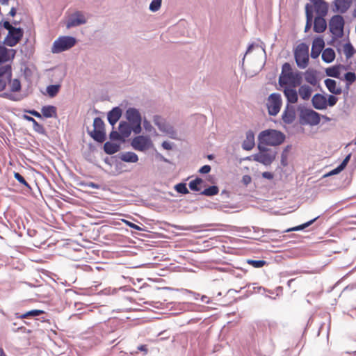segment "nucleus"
Instances as JSON below:
<instances>
[{"instance_id":"19","label":"nucleus","mask_w":356,"mask_h":356,"mask_svg":"<svg viewBox=\"0 0 356 356\" xmlns=\"http://www.w3.org/2000/svg\"><path fill=\"white\" fill-rule=\"evenodd\" d=\"M312 102L313 106L318 110H323L327 108V99L321 94L314 95Z\"/></svg>"},{"instance_id":"64","label":"nucleus","mask_w":356,"mask_h":356,"mask_svg":"<svg viewBox=\"0 0 356 356\" xmlns=\"http://www.w3.org/2000/svg\"><path fill=\"white\" fill-rule=\"evenodd\" d=\"M262 177L268 179H272L273 178V175L269 172H264L262 173Z\"/></svg>"},{"instance_id":"13","label":"nucleus","mask_w":356,"mask_h":356,"mask_svg":"<svg viewBox=\"0 0 356 356\" xmlns=\"http://www.w3.org/2000/svg\"><path fill=\"white\" fill-rule=\"evenodd\" d=\"M16 51L13 49H8L3 44H0V67L14 59Z\"/></svg>"},{"instance_id":"52","label":"nucleus","mask_w":356,"mask_h":356,"mask_svg":"<svg viewBox=\"0 0 356 356\" xmlns=\"http://www.w3.org/2000/svg\"><path fill=\"white\" fill-rule=\"evenodd\" d=\"M345 79L348 85L352 84L356 80V75L354 72H348L345 74Z\"/></svg>"},{"instance_id":"31","label":"nucleus","mask_w":356,"mask_h":356,"mask_svg":"<svg viewBox=\"0 0 356 356\" xmlns=\"http://www.w3.org/2000/svg\"><path fill=\"white\" fill-rule=\"evenodd\" d=\"M321 57L325 63H331L335 58V52L332 48H326L323 50Z\"/></svg>"},{"instance_id":"4","label":"nucleus","mask_w":356,"mask_h":356,"mask_svg":"<svg viewBox=\"0 0 356 356\" xmlns=\"http://www.w3.org/2000/svg\"><path fill=\"white\" fill-rule=\"evenodd\" d=\"M76 40L72 36H60L53 43L51 51L53 54H58L67 51L73 47Z\"/></svg>"},{"instance_id":"33","label":"nucleus","mask_w":356,"mask_h":356,"mask_svg":"<svg viewBox=\"0 0 356 356\" xmlns=\"http://www.w3.org/2000/svg\"><path fill=\"white\" fill-rule=\"evenodd\" d=\"M104 152L108 154H113L119 151L120 145L115 143L106 142L104 145Z\"/></svg>"},{"instance_id":"7","label":"nucleus","mask_w":356,"mask_h":356,"mask_svg":"<svg viewBox=\"0 0 356 356\" xmlns=\"http://www.w3.org/2000/svg\"><path fill=\"white\" fill-rule=\"evenodd\" d=\"M22 236V233L21 232H17L15 229L14 233H13L10 236V243L13 244L14 250L15 251V252L11 255L13 259L11 264L14 268L18 269L19 270L22 269V264L20 263L19 259L17 257V254H21L22 247L15 245V241L17 238H20Z\"/></svg>"},{"instance_id":"40","label":"nucleus","mask_w":356,"mask_h":356,"mask_svg":"<svg viewBox=\"0 0 356 356\" xmlns=\"http://www.w3.org/2000/svg\"><path fill=\"white\" fill-rule=\"evenodd\" d=\"M326 74L331 77L339 78L340 76V67L333 66L326 69Z\"/></svg>"},{"instance_id":"32","label":"nucleus","mask_w":356,"mask_h":356,"mask_svg":"<svg viewBox=\"0 0 356 356\" xmlns=\"http://www.w3.org/2000/svg\"><path fill=\"white\" fill-rule=\"evenodd\" d=\"M119 131L124 138L128 137L131 132V127L127 122H120L119 124Z\"/></svg>"},{"instance_id":"6","label":"nucleus","mask_w":356,"mask_h":356,"mask_svg":"<svg viewBox=\"0 0 356 356\" xmlns=\"http://www.w3.org/2000/svg\"><path fill=\"white\" fill-rule=\"evenodd\" d=\"M259 152L253 155V159L265 165H270L275 159L276 152L267 149L261 144L258 145Z\"/></svg>"},{"instance_id":"38","label":"nucleus","mask_w":356,"mask_h":356,"mask_svg":"<svg viewBox=\"0 0 356 356\" xmlns=\"http://www.w3.org/2000/svg\"><path fill=\"white\" fill-rule=\"evenodd\" d=\"M91 137L96 141L102 143L105 140V131L93 129L90 133Z\"/></svg>"},{"instance_id":"51","label":"nucleus","mask_w":356,"mask_h":356,"mask_svg":"<svg viewBox=\"0 0 356 356\" xmlns=\"http://www.w3.org/2000/svg\"><path fill=\"white\" fill-rule=\"evenodd\" d=\"M175 190L179 193L187 194L189 193L185 184H183V183L178 184L175 186Z\"/></svg>"},{"instance_id":"48","label":"nucleus","mask_w":356,"mask_h":356,"mask_svg":"<svg viewBox=\"0 0 356 356\" xmlns=\"http://www.w3.org/2000/svg\"><path fill=\"white\" fill-rule=\"evenodd\" d=\"M94 129L95 130H104V123L100 118H96L93 122Z\"/></svg>"},{"instance_id":"56","label":"nucleus","mask_w":356,"mask_h":356,"mask_svg":"<svg viewBox=\"0 0 356 356\" xmlns=\"http://www.w3.org/2000/svg\"><path fill=\"white\" fill-rule=\"evenodd\" d=\"M338 99L334 95H329L327 99V106H333L337 102Z\"/></svg>"},{"instance_id":"21","label":"nucleus","mask_w":356,"mask_h":356,"mask_svg":"<svg viewBox=\"0 0 356 356\" xmlns=\"http://www.w3.org/2000/svg\"><path fill=\"white\" fill-rule=\"evenodd\" d=\"M126 117L131 124L141 122V115L139 111L134 108H129L127 110Z\"/></svg>"},{"instance_id":"16","label":"nucleus","mask_w":356,"mask_h":356,"mask_svg":"<svg viewBox=\"0 0 356 356\" xmlns=\"http://www.w3.org/2000/svg\"><path fill=\"white\" fill-rule=\"evenodd\" d=\"M44 313V312L43 310H40V309H33V310H31V311L24 313V319H25L24 321V323L31 324V323L27 321L26 320L33 319V326H38V321L39 320V318H37L35 317H37L41 314H43Z\"/></svg>"},{"instance_id":"2","label":"nucleus","mask_w":356,"mask_h":356,"mask_svg":"<svg viewBox=\"0 0 356 356\" xmlns=\"http://www.w3.org/2000/svg\"><path fill=\"white\" fill-rule=\"evenodd\" d=\"M301 79L300 74L298 72H294L289 63L283 64L279 77V84L281 87L296 88L300 85Z\"/></svg>"},{"instance_id":"1","label":"nucleus","mask_w":356,"mask_h":356,"mask_svg":"<svg viewBox=\"0 0 356 356\" xmlns=\"http://www.w3.org/2000/svg\"><path fill=\"white\" fill-rule=\"evenodd\" d=\"M13 70L10 64L0 67V92H3L8 84L10 85L9 92H19L22 89V83L19 79H13Z\"/></svg>"},{"instance_id":"12","label":"nucleus","mask_w":356,"mask_h":356,"mask_svg":"<svg viewBox=\"0 0 356 356\" xmlns=\"http://www.w3.org/2000/svg\"><path fill=\"white\" fill-rule=\"evenodd\" d=\"M2 314L6 316L8 321L11 323L10 329L13 332H16L22 329V314L16 312L13 315H8L2 312Z\"/></svg>"},{"instance_id":"44","label":"nucleus","mask_w":356,"mask_h":356,"mask_svg":"<svg viewBox=\"0 0 356 356\" xmlns=\"http://www.w3.org/2000/svg\"><path fill=\"white\" fill-rule=\"evenodd\" d=\"M318 218V217L302 224V225H298V226H296V227H292V228H290V229H288L286 232H293V231H299V230H302V229H304L305 228L309 227V225H311L316 219Z\"/></svg>"},{"instance_id":"25","label":"nucleus","mask_w":356,"mask_h":356,"mask_svg":"<svg viewBox=\"0 0 356 356\" xmlns=\"http://www.w3.org/2000/svg\"><path fill=\"white\" fill-rule=\"evenodd\" d=\"M22 37V32L17 33V35H15L12 33V32H8V35L6 36L3 42L1 43L2 44L7 45L8 47H14L18 42L19 38Z\"/></svg>"},{"instance_id":"60","label":"nucleus","mask_w":356,"mask_h":356,"mask_svg":"<svg viewBox=\"0 0 356 356\" xmlns=\"http://www.w3.org/2000/svg\"><path fill=\"white\" fill-rule=\"evenodd\" d=\"M143 127H144V129L148 132H151L154 129V128L152 126V124H150V122L147 120H144Z\"/></svg>"},{"instance_id":"45","label":"nucleus","mask_w":356,"mask_h":356,"mask_svg":"<svg viewBox=\"0 0 356 356\" xmlns=\"http://www.w3.org/2000/svg\"><path fill=\"white\" fill-rule=\"evenodd\" d=\"M343 52H344V54H345L346 58H348V59L350 58L355 53V49H354L353 46L350 43L346 44L343 46Z\"/></svg>"},{"instance_id":"15","label":"nucleus","mask_w":356,"mask_h":356,"mask_svg":"<svg viewBox=\"0 0 356 356\" xmlns=\"http://www.w3.org/2000/svg\"><path fill=\"white\" fill-rule=\"evenodd\" d=\"M27 33H29V38L26 39V51L25 54V56L30 58L31 57L35 51V47L34 44L35 42V31L33 29V27L30 26L29 29L27 31Z\"/></svg>"},{"instance_id":"20","label":"nucleus","mask_w":356,"mask_h":356,"mask_svg":"<svg viewBox=\"0 0 356 356\" xmlns=\"http://www.w3.org/2000/svg\"><path fill=\"white\" fill-rule=\"evenodd\" d=\"M283 92L289 103L295 104L298 102V95L296 88L284 87Z\"/></svg>"},{"instance_id":"35","label":"nucleus","mask_w":356,"mask_h":356,"mask_svg":"<svg viewBox=\"0 0 356 356\" xmlns=\"http://www.w3.org/2000/svg\"><path fill=\"white\" fill-rule=\"evenodd\" d=\"M0 25L8 30V32H12L13 31H16L17 33L22 32V27H13L8 19H2L0 22Z\"/></svg>"},{"instance_id":"18","label":"nucleus","mask_w":356,"mask_h":356,"mask_svg":"<svg viewBox=\"0 0 356 356\" xmlns=\"http://www.w3.org/2000/svg\"><path fill=\"white\" fill-rule=\"evenodd\" d=\"M282 119L286 124H291L296 119V111L293 106L286 105Z\"/></svg>"},{"instance_id":"22","label":"nucleus","mask_w":356,"mask_h":356,"mask_svg":"<svg viewBox=\"0 0 356 356\" xmlns=\"http://www.w3.org/2000/svg\"><path fill=\"white\" fill-rule=\"evenodd\" d=\"M315 11L319 14L321 17L325 16L328 10L327 3L324 0H312Z\"/></svg>"},{"instance_id":"3","label":"nucleus","mask_w":356,"mask_h":356,"mask_svg":"<svg viewBox=\"0 0 356 356\" xmlns=\"http://www.w3.org/2000/svg\"><path fill=\"white\" fill-rule=\"evenodd\" d=\"M284 135L280 131L268 129L261 131L258 137L259 144L261 145L276 146L284 140Z\"/></svg>"},{"instance_id":"42","label":"nucleus","mask_w":356,"mask_h":356,"mask_svg":"<svg viewBox=\"0 0 356 356\" xmlns=\"http://www.w3.org/2000/svg\"><path fill=\"white\" fill-rule=\"evenodd\" d=\"M219 189L217 186H211L204 189L202 192H201V194L206 196H213L217 195Z\"/></svg>"},{"instance_id":"58","label":"nucleus","mask_w":356,"mask_h":356,"mask_svg":"<svg viewBox=\"0 0 356 356\" xmlns=\"http://www.w3.org/2000/svg\"><path fill=\"white\" fill-rule=\"evenodd\" d=\"M123 222L127 225L129 226V227L131 228H133L136 230H138V231H142L143 229L141 227H140L138 225L130 222V221H128L127 220H123Z\"/></svg>"},{"instance_id":"34","label":"nucleus","mask_w":356,"mask_h":356,"mask_svg":"<svg viewBox=\"0 0 356 356\" xmlns=\"http://www.w3.org/2000/svg\"><path fill=\"white\" fill-rule=\"evenodd\" d=\"M41 112L45 118H52L56 115V108L54 106H43Z\"/></svg>"},{"instance_id":"28","label":"nucleus","mask_w":356,"mask_h":356,"mask_svg":"<svg viewBox=\"0 0 356 356\" xmlns=\"http://www.w3.org/2000/svg\"><path fill=\"white\" fill-rule=\"evenodd\" d=\"M325 84L327 90L331 93L334 95H339L341 93V88L340 86H337L336 81L331 79H327L325 80Z\"/></svg>"},{"instance_id":"37","label":"nucleus","mask_w":356,"mask_h":356,"mask_svg":"<svg viewBox=\"0 0 356 356\" xmlns=\"http://www.w3.org/2000/svg\"><path fill=\"white\" fill-rule=\"evenodd\" d=\"M60 88L61 85L60 83L54 85H49L47 87V93L50 97H54L59 92Z\"/></svg>"},{"instance_id":"29","label":"nucleus","mask_w":356,"mask_h":356,"mask_svg":"<svg viewBox=\"0 0 356 356\" xmlns=\"http://www.w3.org/2000/svg\"><path fill=\"white\" fill-rule=\"evenodd\" d=\"M312 88L307 85H302L298 89V94L303 100H309L312 94Z\"/></svg>"},{"instance_id":"24","label":"nucleus","mask_w":356,"mask_h":356,"mask_svg":"<svg viewBox=\"0 0 356 356\" xmlns=\"http://www.w3.org/2000/svg\"><path fill=\"white\" fill-rule=\"evenodd\" d=\"M353 0H334V4L336 11L345 13L351 6Z\"/></svg>"},{"instance_id":"63","label":"nucleus","mask_w":356,"mask_h":356,"mask_svg":"<svg viewBox=\"0 0 356 356\" xmlns=\"http://www.w3.org/2000/svg\"><path fill=\"white\" fill-rule=\"evenodd\" d=\"M252 181V178L249 175H244L242 178V181L245 185H248Z\"/></svg>"},{"instance_id":"54","label":"nucleus","mask_w":356,"mask_h":356,"mask_svg":"<svg viewBox=\"0 0 356 356\" xmlns=\"http://www.w3.org/2000/svg\"><path fill=\"white\" fill-rule=\"evenodd\" d=\"M122 138L120 132L117 131H112L110 134V138L113 140H120Z\"/></svg>"},{"instance_id":"26","label":"nucleus","mask_w":356,"mask_h":356,"mask_svg":"<svg viewBox=\"0 0 356 356\" xmlns=\"http://www.w3.org/2000/svg\"><path fill=\"white\" fill-rule=\"evenodd\" d=\"M327 27V23L323 17L318 16L314 18V31L316 33H323Z\"/></svg>"},{"instance_id":"17","label":"nucleus","mask_w":356,"mask_h":356,"mask_svg":"<svg viewBox=\"0 0 356 356\" xmlns=\"http://www.w3.org/2000/svg\"><path fill=\"white\" fill-rule=\"evenodd\" d=\"M325 45L324 40L321 38H316L314 40L311 51V56L316 58L319 56Z\"/></svg>"},{"instance_id":"27","label":"nucleus","mask_w":356,"mask_h":356,"mask_svg":"<svg viewBox=\"0 0 356 356\" xmlns=\"http://www.w3.org/2000/svg\"><path fill=\"white\" fill-rule=\"evenodd\" d=\"M121 115H122L121 109L118 107L113 108L108 113V120L112 126H114V124L119 120Z\"/></svg>"},{"instance_id":"55","label":"nucleus","mask_w":356,"mask_h":356,"mask_svg":"<svg viewBox=\"0 0 356 356\" xmlns=\"http://www.w3.org/2000/svg\"><path fill=\"white\" fill-rule=\"evenodd\" d=\"M154 122L158 127V128H160L162 125H163V123H165V121L161 117L156 115L154 118Z\"/></svg>"},{"instance_id":"36","label":"nucleus","mask_w":356,"mask_h":356,"mask_svg":"<svg viewBox=\"0 0 356 356\" xmlns=\"http://www.w3.org/2000/svg\"><path fill=\"white\" fill-rule=\"evenodd\" d=\"M305 79L313 86H315L318 83L316 73L314 71L307 70L305 74Z\"/></svg>"},{"instance_id":"5","label":"nucleus","mask_w":356,"mask_h":356,"mask_svg":"<svg viewBox=\"0 0 356 356\" xmlns=\"http://www.w3.org/2000/svg\"><path fill=\"white\" fill-rule=\"evenodd\" d=\"M294 57L298 67L305 69L309 64V46L305 43H300L294 51Z\"/></svg>"},{"instance_id":"8","label":"nucleus","mask_w":356,"mask_h":356,"mask_svg":"<svg viewBox=\"0 0 356 356\" xmlns=\"http://www.w3.org/2000/svg\"><path fill=\"white\" fill-rule=\"evenodd\" d=\"M300 118L302 124L315 126L320 123L321 115L312 109L306 108L301 111Z\"/></svg>"},{"instance_id":"47","label":"nucleus","mask_w":356,"mask_h":356,"mask_svg":"<svg viewBox=\"0 0 356 356\" xmlns=\"http://www.w3.org/2000/svg\"><path fill=\"white\" fill-rule=\"evenodd\" d=\"M33 186L34 187H32L31 185H29L24 179V193H26L30 194H34V189L38 191L39 188L36 184H35Z\"/></svg>"},{"instance_id":"11","label":"nucleus","mask_w":356,"mask_h":356,"mask_svg":"<svg viewBox=\"0 0 356 356\" xmlns=\"http://www.w3.org/2000/svg\"><path fill=\"white\" fill-rule=\"evenodd\" d=\"M131 145L137 151L145 152L150 149L153 144L149 136H138L133 138Z\"/></svg>"},{"instance_id":"49","label":"nucleus","mask_w":356,"mask_h":356,"mask_svg":"<svg viewBox=\"0 0 356 356\" xmlns=\"http://www.w3.org/2000/svg\"><path fill=\"white\" fill-rule=\"evenodd\" d=\"M247 262L248 264L257 268H261L266 264V261L264 260L248 259Z\"/></svg>"},{"instance_id":"46","label":"nucleus","mask_w":356,"mask_h":356,"mask_svg":"<svg viewBox=\"0 0 356 356\" xmlns=\"http://www.w3.org/2000/svg\"><path fill=\"white\" fill-rule=\"evenodd\" d=\"M306 15H307V22L305 27V31L307 32L312 26V13L308 8V5L306 7Z\"/></svg>"},{"instance_id":"10","label":"nucleus","mask_w":356,"mask_h":356,"mask_svg":"<svg viewBox=\"0 0 356 356\" xmlns=\"http://www.w3.org/2000/svg\"><path fill=\"white\" fill-rule=\"evenodd\" d=\"M282 104L281 95L278 93L271 94L268 99L266 106L270 115H276L280 111Z\"/></svg>"},{"instance_id":"14","label":"nucleus","mask_w":356,"mask_h":356,"mask_svg":"<svg viewBox=\"0 0 356 356\" xmlns=\"http://www.w3.org/2000/svg\"><path fill=\"white\" fill-rule=\"evenodd\" d=\"M86 23V19L83 14L80 11H76L70 16L67 22L66 26L67 29H70L71 27L78 26Z\"/></svg>"},{"instance_id":"53","label":"nucleus","mask_w":356,"mask_h":356,"mask_svg":"<svg viewBox=\"0 0 356 356\" xmlns=\"http://www.w3.org/2000/svg\"><path fill=\"white\" fill-rule=\"evenodd\" d=\"M161 1L162 0H153L149 5L150 10L156 12L159 10L161 6Z\"/></svg>"},{"instance_id":"62","label":"nucleus","mask_w":356,"mask_h":356,"mask_svg":"<svg viewBox=\"0 0 356 356\" xmlns=\"http://www.w3.org/2000/svg\"><path fill=\"white\" fill-rule=\"evenodd\" d=\"M259 329L262 332H266V331H267V330L270 331V324L269 323H263L262 325H260Z\"/></svg>"},{"instance_id":"50","label":"nucleus","mask_w":356,"mask_h":356,"mask_svg":"<svg viewBox=\"0 0 356 356\" xmlns=\"http://www.w3.org/2000/svg\"><path fill=\"white\" fill-rule=\"evenodd\" d=\"M36 70L37 69L35 66H33L32 68L26 67L24 70V76L26 79L30 80Z\"/></svg>"},{"instance_id":"30","label":"nucleus","mask_w":356,"mask_h":356,"mask_svg":"<svg viewBox=\"0 0 356 356\" xmlns=\"http://www.w3.org/2000/svg\"><path fill=\"white\" fill-rule=\"evenodd\" d=\"M119 158L124 162L136 163L138 161V155L132 152L122 153L119 155Z\"/></svg>"},{"instance_id":"23","label":"nucleus","mask_w":356,"mask_h":356,"mask_svg":"<svg viewBox=\"0 0 356 356\" xmlns=\"http://www.w3.org/2000/svg\"><path fill=\"white\" fill-rule=\"evenodd\" d=\"M254 134L250 130L246 132L245 139L243 140L242 147L245 150H251L254 147Z\"/></svg>"},{"instance_id":"43","label":"nucleus","mask_w":356,"mask_h":356,"mask_svg":"<svg viewBox=\"0 0 356 356\" xmlns=\"http://www.w3.org/2000/svg\"><path fill=\"white\" fill-rule=\"evenodd\" d=\"M202 182L203 180L201 178H196L189 183V188L192 191L199 192L201 190V188L199 187V185H200Z\"/></svg>"},{"instance_id":"41","label":"nucleus","mask_w":356,"mask_h":356,"mask_svg":"<svg viewBox=\"0 0 356 356\" xmlns=\"http://www.w3.org/2000/svg\"><path fill=\"white\" fill-rule=\"evenodd\" d=\"M13 92H0V97L7 99L12 101H19L21 97L13 93Z\"/></svg>"},{"instance_id":"39","label":"nucleus","mask_w":356,"mask_h":356,"mask_svg":"<svg viewBox=\"0 0 356 356\" xmlns=\"http://www.w3.org/2000/svg\"><path fill=\"white\" fill-rule=\"evenodd\" d=\"M160 131L167 134L169 137L172 138H176V132L173 129L172 127L167 124L166 122L163 123V125L161 126V127L159 128Z\"/></svg>"},{"instance_id":"57","label":"nucleus","mask_w":356,"mask_h":356,"mask_svg":"<svg viewBox=\"0 0 356 356\" xmlns=\"http://www.w3.org/2000/svg\"><path fill=\"white\" fill-rule=\"evenodd\" d=\"M131 129L133 130V131L138 134L139 133H140L141 131V122H139L138 123H134V124H131Z\"/></svg>"},{"instance_id":"61","label":"nucleus","mask_w":356,"mask_h":356,"mask_svg":"<svg viewBox=\"0 0 356 356\" xmlns=\"http://www.w3.org/2000/svg\"><path fill=\"white\" fill-rule=\"evenodd\" d=\"M211 171V166L209 165H205L202 166L199 172L202 174H207L209 173Z\"/></svg>"},{"instance_id":"9","label":"nucleus","mask_w":356,"mask_h":356,"mask_svg":"<svg viewBox=\"0 0 356 356\" xmlns=\"http://www.w3.org/2000/svg\"><path fill=\"white\" fill-rule=\"evenodd\" d=\"M330 32L336 37L341 38L343 35L344 19L341 15H334L330 20Z\"/></svg>"},{"instance_id":"59","label":"nucleus","mask_w":356,"mask_h":356,"mask_svg":"<svg viewBox=\"0 0 356 356\" xmlns=\"http://www.w3.org/2000/svg\"><path fill=\"white\" fill-rule=\"evenodd\" d=\"M33 129L35 131H37L38 133H40V134L44 132V127L41 124H38L36 121H34L33 122Z\"/></svg>"}]
</instances>
